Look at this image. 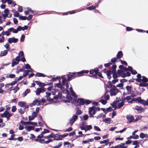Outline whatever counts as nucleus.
Listing matches in <instances>:
<instances>
[{
    "instance_id": "1",
    "label": "nucleus",
    "mask_w": 148,
    "mask_h": 148,
    "mask_svg": "<svg viewBox=\"0 0 148 148\" xmlns=\"http://www.w3.org/2000/svg\"><path fill=\"white\" fill-rule=\"evenodd\" d=\"M99 71L98 68H96L94 69H91L89 71V73L90 74L92 75H88V76L90 77H92L97 79L98 78L97 77V75H98L99 77L102 79L104 77L102 76L101 73L99 72Z\"/></svg>"
},
{
    "instance_id": "2",
    "label": "nucleus",
    "mask_w": 148,
    "mask_h": 148,
    "mask_svg": "<svg viewBox=\"0 0 148 148\" xmlns=\"http://www.w3.org/2000/svg\"><path fill=\"white\" fill-rule=\"evenodd\" d=\"M133 101H138V102L143 105L144 106H148V99L146 101H145L141 99V97H140L136 98H133L132 99Z\"/></svg>"
},
{
    "instance_id": "3",
    "label": "nucleus",
    "mask_w": 148,
    "mask_h": 148,
    "mask_svg": "<svg viewBox=\"0 0 148 148\" xmlns=\"http://www.w3.org/2000/svg\"><path fill=\"white\" fill-rule=\"evenodd\" d=\"M68 76L67 77L68 78L66 79L65 77V76H62L61 77V79H62V83L63 85L65 84V83L66 81H70L72 79L74 78V75L73 74V73H70L69 75H67Z\"/></svg>"
},
{
    "instance_id": "4",
    "label": "nucleus",
    "mask_w": 148,
    "mask_h": 148,
    "mask_svg": "<svg viewBox=\"0 0 148 148\" xmlns=\"http://www.w3.org/2000/svg\"><path fill=\"white\" fill-rule=\"evenodd\" d=\"M142 78H143L141 79V82H143L139 84V86L141 87L148 86V83H147L148 82V78L144 76H142Z\"/></svg>"
},
{
    "instance_id": "5",
    "label": "nucleus",
    "mask_w": 148,
    "mask_h": 148,
    "mask_svg": "<svg viewBox=\"0 0 148 148\" xmlns=\"http://www.w3.org/2000/svg\"><path fill=\"white\" fill-rule=\"evenodd\" d=\"M96 112V108L94 106H92L89 108L88 113L89 114V117L91 118L93 117V115L95 114Z\"/></svg>"
},
{
    "instance_id": "6",
    "label": "nucleus",
    "mask_w": 148,
    "mask_h": 148,
    "mask_svg": "<svg viewBox=\"0 0 148 148\" xmlns=\"http://www.w3.org/2000/svg\"><path fill=\"white\" fill-rule=\"evenodd\" d=\"M34 140L36 142H38L41 143L47 144L49 143L52 142V140L51 139H49L48 140L45 141L44 139L40 138H36L34 139Z\"/></svg>"
},
{
    "instance_id": "7",
    "label": "nucleus",
    "mask_w": 148,
    "mask_h": 148,
    "mask_svg": "<svg viewBox=\"0 0 148 148\" xmlns=\"http://www.w3.org/2000/svg\"><path fill=\"white\" fill-rule=\"evenodd\" d=\"M126 118L127 120V122L131 123L135 122L134 118L132 115L130 114L127 115L126 116Z\"/></svg>"
},
{
    "instance_id": "8",
    "label": "nucleus",
    "mask_w": 148,
    "mask_h": 148,
    "mask_svg": "<svg viewBox=\"0 0 148 148\" xmlns=\"http://www.w3.org/2000/svg\"><path fill=\"white\" fill-rule=\"evenodd\" d=\"M78 119V116L76 114L73 115L71 119L69 121V123L71 125V126L74 123L75 121Z\"/></svg>"
},
{
    "instance_id": "9",
    "label": "nucleus",
    "mask_w": 148,
    "mask_h": 148,
    "mask_svg": "<svg viewBox=\"0 0 148 148\" xmlns=\"http://www.w3.org/2000/svg\"><path fill=\"white\" fill-rule=\"evenodd\" d=\"M75 101L78 102L79 104L78 105H85V100L82 98H78L77 100Z\"/></svg>"
},
{
    "instance_id": "10",
    "label": "nucleus",
    "mask_w": 148,
    "mask_h": 148,
    "mask_svg": "<svg viewBox=\"0 0 148 148\" xmlns=\"http://www.w3.org/2000/svg\"><path fill=\"white\" fill-rule=\"evenodd\" d=\"M132 87L131 86H127L126 87V88L127 91V95L130 94L132 92H134V91L132 90Z\"/></svg>"
},
{
    "instance_id": "11",
    "label": "nucleus",
    "mask_w": 148,
    "mask_h": 148,
    "mask_svg": "<svg viewBox=\"0 0 148 148\" xmlns=\"http://www.w3.org/2000/svg\"><path fill=\"white\" fill-rule=\"evenodd\" d=\"M18 41V39L17 38H15L14 37L12 38H10L8 40V41L9 43H11L12 42L16 43Z\"/></svg>"
},
{
    "instance_id": "12",
    "label": "nucleus",
    "mask_w": 148,
    "mask_h": 148,
    "mask_svg": "<svg viewBox=\"0 0 148 148\" xmlns=\"http://www.w3.org/2000/svg\"><path fill=\"white\" fill-rule=\"evenodd\" d=\"M89 72L88 70H83L82 71H81L77 72H78V74L79 75V77L82 76L83 75L84 73H88Z\"/></svg>"
},
{
    "instance_id": "13",
    "label": "nucleus",
    "mask_w": 148,
    "mask_h": 148,
    "mask_svg": "<svg viewBox=\"0 0 148 148\" xmlns=\"http://www.w3.org/2000/svg\"><path fill=\"white\" fill-rule=\"evenodd\" d=\"M13 113H10L8 111H5L3 112V114L5 115V117L7 118L8 117H11L13 115Z\"/></svg>"
},
{
    "instance_id": "14",
    "label": "nucleus",
    "mask_w": 148,
    "mask_h": 148,
    "mask_svg": "<svg viewBox=\"0 0 148 148\" xmlns=\"http://www.w3.org/2000/svg\"><path fill=\"white\" fill-rule=\"evenodd\" d=\"M56 137V135L53 133H51L49 135L45 136V138H46L48 140L50 139V138H55Z\"/></svg>"
},
{
    "instance_id": "15",
    "label": "nucleus",
    "mask_w": 148,
    "mask_h": 148,
    "mask_svg": "<svg viewBox=\"0 0 148 148\" xmlns=\"http://www.w3.org/2000/svg\"><path fill=\"white\" fill-rule=\"evenodd\" d=\"M35 82L36 83V84L38 85L39 86L41 87H43L46 86V84L42 83L38 81H35Z\"/></svg>"
},
{
    "instance_id": "16",
    "label": "nucleus",
    "mask_w": 148,
    "mask_h": 148,
    "mask_svg": "<svg viewBox=\"0 0 148 148\" xmlns=\"http://www.w3.org/2000/svg\"><path fill=\"white\" fill-rule=\"evenodd\" d=\"M56 137L58 138H54L53 139H51L52 140V141L53 140H62V137L61 136V135H59L58 134H56Z\"/></svg>"
},
{
    "instance_id": "17",
    "label": "nucleus",
    "mask_w": 148,
    "mask_h": 148,
    "mask_svg": "<svg viewBox=\"0 0 148 148\" xmlns=\"http://www.w3.org/2000/svg\"><path fill=\"white\" fill-rule=\"evenodd\" d=\"M19 61L18 60H16L15 59L13 58L12 60V64L11 66L12 67H13L15 65H17L19 63Z\"/></svg>"
},
{
    "instance_id": "18",
    "label": "nucleus",
    "mask_w": 148,
    "mask_h": 148,
    "mask_svg": "<svg viewBox=\"0 0 148 148\" xmlns=\"http://www.w3.org/2000/svg\"><path fill=\"white\" fill-rule=\"evenodd\" d=\"M106 74L107 76V77L109 79H110L111 78V75L113 74V72H112L111 70H108L106 72Z\"/></svg>"
},
{
    "instance_id": "19",
    "label": "nucleus",
    "mask_w": 148,
    "mask_h": 148,
    "mask_svg": "<svg viewBox=\"0 0 148 148\" xmlns=\"http://www.w3.org/2000/svg\"><path fill=\"white\" fill-rule=\"evenodd\" d=\"M135 109L138 111H140L141 112L144 111L143 108L141 107V106H136L135 107Z\"/></svg>"
},
{
    "instance_id": "20",
    "label": "nucleus",
    "mask_w": 148,
    "mask_h": 148,
    "mask_svg": "<svg viewBox=\"0 0 148 148\" xmlns=\"http://www.w3.org/2000/svg\"><path fill=\"white\" fill-rule=\"evenodd\" d=\"M123 56L122 52L121 51H119L118 52L116 55L117 58L119 59L122 58Z\"/></svg>"
},
{
    "instance_id": "21",
    "label": "nucleus",
    "mask_w": 148,
    "mask_h": 148,
    "mask_svg": "<svg viewBox=\"0 0 148 148\" xmlns=\"http://www.w3.org/2000/svg\"><path fill=\"white\" fill-rule=\"evenodd\" d=\"M25 128L27 131L29 132L31 130H33L34 129V127L31 126H25Z\"/></svg>"
},
{
    "instance_id": "22",
    "label": "nucleus",
    "mask_w": 148,
    "mask_h": 148,
    "mask_svg": "<svg viewBox=\"0 0 148 148\" xmlns=\"http://www.w3.org/2000/svg\"><path fill=\"white\" fill-rule=\"evenodd\" d=\"M21 123L24 125H30L32 124V122L30 121L29 122H25L23 120H21L20 122Z\"/></svg>"
},
{
    "instance_id": "23",
    "label": "nucleus",
    "mask_w": 148,
    "mask_h": 148,
    "mask_svg": "<svg viewBox=\"0 0 148 148\" xmlns=\"http://www.w3.org/2000/svg\"><path fill=\"white\" fill-rule=\"evenodd\" d=\"M115 91V90L114 89H111L110 90V95L111 96L115 95L117 94Z\"/></svg>"
},
{
    "instance_id": "24",
    "label": "nucleus",
    "mask_w": 148,
    "mask_h": 148,
    "mask_svg": "<svg viewBox=\"0 0 148 148\" xmlns=\"http://www.w3.org/2000/svg\"><path fill=\"white\" fill-rule=\"evenodd\" d=\"M59 82H60V79L59 80ZM54 86L55 87H57L58 88H63V89H64V87H62V85L61 84V83H57V84H54Z\"/></svg>"
},
{
    "instance_id": "25",
    "label": "nucleus",
    "mask_w": 148,
    "mask_h": 148,
    "mask_svg": "<svg viewBox=\"0 0 148 148\" xmlns=\"http://www.w3.org/2000/svg\"><path fill=\"white\" fill-rule=\"evenodd\" d=\"M137 78L136 79V81L138 82H141V78L142 77L141 76V75L140 74H138L137 75Z\"/></svg>"
},
{
    "instance_id": "26",
    "label": "nucleus",
    "mask_w": 148,
    "mask_h": 148,
    "mask_svg": "<svg viewBox=\"0 0 148 148\" xmlns=\"http://www.w3.org/2000/svg\"><path fill=\"white\" fill-rule=\"evenodd\" d=\"M92 128V127L91 125H86L85 126V132H86L88 130H90Z\"/></svg>"
},
{
    "instance_id": "27",
    "label": "nucleus",
    "mask_w": 148,
    "mask_h": 148,
    "mask_svg": "<svg viewBox=\"0 0 148 148\" xmlns=\"http://www.w3.org/2000/svg\"><path fill=\"white\" fill-rule=\"evenodd\" d=\"M36 77H45L46 76V75H44L43 74L40 73H36L35 75Z\"/></svg>"
},
{
    "instance_id": "28",
    "label": "nucleus",
    "mask_w": 148,
    "mask_h": 148,
    "mask_svg": "<svg viewBox=\"0 0 148 148\" xmlns=\"http://www.w3.org/2000/svg\"><path fill=\"white\" fill-rule=\"evenodd\" d=\"M18 106L21 107H23L26 105V103L24 101H21L18 102Z\"/></svg>"
},
{
    "instance_id": "29",
    "label": "nucleus",
    "mask_w": 148,
    "mask_h": 148,
    "mask_svg": "<svg viewBox=\"0 0 148 148\" xmlns=\"http://www.w3.org/2000/svg\"><path fill=\"white\" fill-rule=\"evenodd\" d=\"M112 77L114 79L120 77V75H119L116 72H113Z\"/></svg>"
},
{
    "instance_id": "30",
    "label": "nucleus",
    "mask_w": 148,
    "mask_h": 148,
    "mask_svg": "<svg viewBox=\"0 0 148 148\" xmlns=\"http://www.w3.org/2000/svg\"><path fill=\"white\" fill-rule=\"evenodd\" d=\"M98 5H97V6H91L90 7L86 8V10H91L92 9H95L96 7H97Z\"/></svg>"
},
{
    "instance_id": "31",
    "label": "nucleus",
    "mask_w": 148,
    "mask_h": 148,
    "mask_svg": "<svg viewBox=\"0 0 148 148\" xmlns=\"http://www.w3.org/2000/svg\"><path fill=\"white\" fill-rule=\"evenodd\" d=\"M8 53L7 50H5L3 51H1L0 56H5Z\"/></svg>"
},
{
    "instance_id": "32",
    "label": "nucleus",
    "mask_w": 148,
    "mask_h": 148,
    "mask_svg": "<svg viewBox=\"0 0 148 148\" xmlns=\"http://www.w3.org/2000/svg\"><path fill=\"white\" fill-rule=\"evenodd\" d=\"M110 119L109 118H106L103 119V121L104 122H105L106 123H107L108 124H110Z\"/></svg>"
},
{
    "instance_id": "33",
    "label": "nucleus",
    "mask_w": 148,
    "mask_h": 148,
    "mask_svg": "<svg viewBox=\"0 0 148 148\" xmlns=\"http://www.w3.org/2000/svg\"><path fill=\"white\" fill-rule=\"evenodd\" d=\"M116 65L115 64H113L112 66V71H111L113 72H115L116 71Z\"/></svg>"
},
{
    "instance_id": "34",
    "label": "nucleus",
    "mask_w": 148,
    "mask_h": 148,
    "mask_svg": "<svg viewBox=\"0 0 148 148\" xmlns=\"http://www.w3.org/2000/svg\"><path fill=\"white\" fill-rule=\"evenodd\" d=\"M109 141V139H107L106 140H104L103 141H100V143L101 144H103L104 143H105V145H108V142Z\"/></svg>"
},
{
    "instance_id": "35",
    "label": "nucleus",
    "mask_w": 148,
    "mask_h": 148,
    "mask_svg": "<svg viewBox=\"0 0 148 148\" xmlns=\"http://www.w3.org/2000/svg\"><path fill=\"white\" fill-rule=\"evenodd\" d=\"M17 81H16V80L12 81L11 83L8 84H6V85H5V87H7V86H8L9 85H10L11 86H12L14 85L15 84H16L17 83Z\"/></svg>"
},
{
    "instance_id": "36",
    "label": "nucleus",
    "mask_w": 148,
    "mask_h": 148,
    "mask_svg": "<svg viewBox=\"0 0 148 148\" xmlns=\"http://www.w3.org/2000/svg\"><path fill=\"white\" fill-rule=\"evenodd\" d=\"M30 92V90L29 89H27L25 91V92L23 93V97H25L26 96L27 94L29 93Z\"/></svg>"
},
{
    "instance_id": "37",
    "label": "nucleus",
    "mask_w": 148,
    "mask_h": 148,
    "mask_svg": "<svg viewBox=\"0 0 148 148\" xmlns=\"http://www.w3.org/2000/svg\"><path fill=\"white\" fill-rule=\"evenodd\" d=\"M124 105V101H122L121 102L119 103L118 104V108H120L123 107V105Z\"/></svg>"
},
{
    "instance_id": "38",
    "label": "nucleus",
    "mask_w": 148,
    "mask_h": 148,
    "mask_svg": "<svg viewBox=\"0 0 148 148\" xmlns=\"http://www.w3.org/2000/svg\"><path fill=\"white\" fill-rule=\"evenodd\" d=\"M15 134H12L11 136V137L9 138L8 139L10 140H17L16 138H14V137L15 136Z\"/></svg>"
},
{
    "instance_id": "39",
    "label": "nucleus",
    "mask_w": 148,
    "mask_h": 148,
    "mask_svg": "<svg viewBox=\"0 0 148 148\" xmlns=\"http://www.w3.org/2000/svg\"><path fill=\"white\" fill-rule=\"evenodd\" d=\"M82 113L81 110L79 109V108H77V109L76 113L77 114L80 115H81Z\"/></svg>"
},
{
    "instance_id": "40",
    "label": "nucleus",
    "mask_w": 148,
    "mask_h": 148,
    "mask_svg": "<svg viewBox=\"0 0 148 148\" xmlns=\"http://www.w3.org/2000/svg\"><path fill=\"white\" fill-rule=\"evenodd\" d=\"M125 145V144L124 143H122L121 145H118L119 148H126L127 147L124 146Z\"/></svg>"
},
{
    "instance_id": "41",
    "label": "nucleus",
    "mask_w": 148,
    "mask_h": 148,
    "mask_svg": "<svg viewBox=\"0 0 148 148\" xmlns=\"http://www.w3.org/2000/svg\"><path fill=\"white\" fill-rule=\"evenodd\" d=\"M18 84H17L16 87L15 88L12 89V90H16L14 92V93H16L19 90L20 88H19L18 87Z\"/></svg>"
},
{
    "instance_id": "42",
    "label": "nucleus",
    "mask_w": 148,
    "mask_h": 148,
    "mask_svg": "<svg viewBox=\"0 0 148 148\" xmlns=\"http://www.w3.org/2000/svg\"><path fill=\"white\" fill-rule=\"evenodd\" d=\"M80 128L82 130H85V126L84 124L83 123L81 124Z\"/></svg>"
},
{
    "instance_id": "43",
    "label": "nucleus",
    "mask_w": 148,
    "mask_h": 148,
    "mask_svg": "<svg viewBox=\"0 0 148 148\" xmlns=\"http://www.w3.org/2000/svg\"><path fill=\"white\" fill-rule=\"evenodd\" d=\"M10 45L8 43H7L4 45V47L7 49L8 51H9L10 49V47H9Z\"/></svg>"
},
{
    "instance_id": "44",
    "label": "nucleus",
    "mask_w": 148,
    "mask_h": 148,
    "mask_svg": "<svg viewBox=\"0 0 148 148\" xmlns=\"http://www.w3.org/2000/svg\"><path fill=\"white\" fill-rule=\"evenodd\" d=\"M44 134L42 132H41V133L37 137V138H45V136H44Z\"/></svg>"
},
{
    "instance_id": "45",
    "label": "nucleus",
    "mask_w": 148,
    "mask_h": 148,
    "mask_svg": "<svg viewBox=\"0 0 148 148\" xmlns=\"http://www.w3.org/2000/svg\"><path fill=\"white\" fill-rule=\"evenodd\" d=\"M41 92V90L40 88H38L36 90V93L37 95H40Z\"/></svg>"
},
{
    "instance_id": "46",
    "label": "nucleus",
    "mask_w": 148,
    "mask_h": 148,
    "mask_svg": "<svg viewBox=\"0 0 148 148\" xmlns=\"http://www.w3.org/2000/svg\"><path fill=\"white\" fill-rule=\"evenodd\" d=\"M135 117H136V119L134 120L135 122L137 121L138 120H140L141 118V116H140L138 115L135 116Z\"/></svg>"
},
{
    "instance_id": "47",
    "label": "nucleus",
    "mask_w": 148,
    "mask_h": 148,
    "mask_svg": "<svg viewBox=\"0 0 148 148\" xmlns=\"http://www.w3.org/2000/svg\"><path fill=\"white\" fill-rule=\"evenodd\" d=\"M119 101L118 100V101L116 102L114 101L112 104H111V105L112 106L113 108H114L116 107L117 103L119 102Z\"/></svg>"
},
{
    "instance_id": "48",
    "label": "nucleus",
    "mask_w": 148,
    "mask_h": 148,
    "mask_svg": "<svg viewBox=\"0 0 148 148\" xmlns=\"http://www.w3.org/2000/svg\"><path fill=\"white\" fill-rule=\"evenodd\" d=\"M100 102H101V103L103 105H105L107 102V101L106 100L101 99L100 100Z\"/></svg>"
},
{
    "instance_id": "49",
    "label": "nucleus",
    "mask_w": 148,
    "mask_h": 148,
    "mask_svg": "<svg viewBox=\"0 0 148 148\" xmlns=\"http://www.w3.org/2000/svg\"><path fill=\"white\" fill-rule=\"evenodd\" d=\"M117 59L116 58H112L111 60V62L112 64H114L115 63V62L116 61Z\"/></svg>"
},
{
    "instance_id": "50",
    "label": "nucleus",
    "mask_w": 148,
    "mask_h": 148,
    "mask_svg": "<svg viewBox=\"0 0 148 148\" xmlns=\"http://www.w3.org/2000/svg\"><path fill=\"white\" fill-rule=\"evenodd\" d=\"M16 110V108L15 106H13L11 109V111L12 112H15Z\"/></svg>"
},
{
    "instance_id": "51",
    "label": "nucleus",
    "mask_w": 148,
    "mask_h": 148,
    "mask_svg": "<svg viewBox=\"0 0 148 148\" xmlns=\"http://www.w3.org/2000/svg\"><path fill=\"white\" fill-rule=\"evenodd\" d=\"M131 96H127L125 98L123 99V101H125V100H126L127 101H129L131 99Z\"/></svg>"
},
{
    "instance_id": "52",
    "label": "nucleus",
    "mask_w": 148,
    "mask_h": 148,
    "mask_svg": "<svg viewBox=\"0 0 148 148\" xmlns=\"http://www.w3.org/2000/svg\"><path fill=\"white\" fill-rule=\"evenodd\" d=\"M112 64V63L111 62H109L105 64L104 66L106 67H109Z\"/></svg>"
},
{
    "instance_id": "53",
    "label": "nucleus",
    "mask_w": 148,
    "mask_h": 148,
    "mask_svg": "<svg viewBox=\"0 0 148 148\" xmlns=\"http://www.w3.org/2000/svg\"><path fill=\"white\" fill-rule=\"evenodd\" d=\"M25 37V36L23 34L22 35L20 40L21 42H23L24 41Z\"/></svg>"
},
{
    "instance_id": "54",
    "label": "nucleus",
    "mask_w": 148,
    "mask_h": 148,
    "mask_svg": "<svg viewBox=\"0 0 148 148\" xmlns=\"http://www.w3.org/2000/svg\"><path fill=\"white\" fill-rule=\"evenodd\" d=\"M19 19L20 20H25L27 19V17L26 16H20L19 17Z\"/></svg>"
},
{
    "instance_id": "55",
    "label": "nucleus",
    "mask_w": 148,
    "mask_h": 148,
    "mask_svg": "<svg viewBox=\"0 0 148 148\" xmlns=\"http://www.w3.org/2000/svg\"><path fill=\"white\" fill-rule=\"evenodd\" d=\"M60 78V77H56L52 78V79L50 80V81L51 82V81L54 82V81H56V80Z\"/></svg>"
},
{
    "instance_id": "56",
    "label": "nucleus",
    "mask_w": 148,
    "mask_h": 148,
    "mask_svg": "<svg viewBox=\"0 0 148 148\" xmlns=\"http://www.w3.org/2000/svg\"><path fill=\"white\" fill-rule=\"evenodd\" d=\"M24 56L23 52V51H20L18 53V56L20 57H23Z\"/></svg>"
},
{
    "instance_id": "57",
    "label": "nucleus",
    "mask_w": 148,
    "mask_h": 148,
    "mask_svg": "<svg viewBox=\"0 0 148 148\" xmlns=\"http://www.w3.org/2000/svg\"><path fill=\"white\" fill-rule=\"evenodd\" d=\"M91 101H90L88 100H85V105H87L89 104L90 103H91Z\"/></svg>"
},
{
    "instance_id": "58",
    "label": "nucleus",
    "mask_w": 148,
    "mask_h": 148,
    "mask_svg": "<svg viewBox=\"0 0 148 148\" xmlns=\"http://www.w3.org/2000/svg\"><path fill=\"white\" fill-rule=\"evenodd\" d=\"M42 133H43V134H45L46 133L49 132H50V131L47 129H44V131H42Z\"/></svg>"
},
{
    "instance_id": "59",
    "label": "nucleus",
    "mask_w": 148,
    "mask_h": 148,
    "mask_svg": "<svg viewBox=\"0 0 148 148\" xmlns=\"http://www.w3.org/2000/svg\"><path fill=\"white\" fill-rule=\"evenodd\" d=\"M19 15V13L18 11H16L15 12L14 16L15 17H18Z\"/></svg>"
},
{
    "instance_id": "60",
    "label": "nucleus",
    "mask_w": 148,
    "mask_h": 148,
    "mask_svg": "<svg viewBox=\"0 0 148 148\" xmlns=\"http://www.w3.org/2000/svg\"><path fill=\"white\" fill-rule=\"evenodd\" d=\"M120 76L123 78L126 77L127 76L126 74L125 73L123 72L121 73V75H120Z\"/></svg>"
},
{
    "instance_id": "61",
    "label": "nucleus",
    "mask_w": 148,
    "mask_h": 148,
    "mask_svg": "<svg viewBox=\"0 0 148 148\" xmlns=\"http://www.w3.org/2000/svg\"><path fill=\"white\" fill-rule=\"evenodd\" d=\"M108 86L107 85V86L108 88H111L112 87V84L110 81H108Z\"/></svg>"
},
{
    "instance_id": "62",
    "label": "nucleus",
    "mask_w": 148,
    "mask_h": 148,
    "mask_svg": "<svg viewBox=\"0 0 148 148\" xmlns=\"http://www.w3.org/2000/svg\"><path fill=\"white\" fill-rule=\"evenodd\" d=\"M88 115L86 114L83 116V119L84 120H86L88 119Z\"/></svg>"
},
{
    "instance_id": "63",
    "label": "nucleus",
    "mask_w": 148,
    "mask_h": 148,
    "mask_svg": "<svg viewBox=\"0 0 148 148\" xmlns=\"http://www.w3.org/2000/svg\"><path fill=\"white\" fill-rule=\"evenodd\" d=\"M123 72V71H122V70H118L117 71V72L116 73H117L119 75H121V74L122 73V72Z\"/></svg>"
},
{
    "instance_id": "64",
    "label": "nucleus",
    "mask_w": 148,
    "mask_h": 148,
    "mask_svg": "<svg viewBox=\"0 0 148 148\" xmlns=\"http://www.w3.org/2000/svg\"><path fill=\"white\" fill-rule=\"evenodd\" d=\"M140 137L141 138H143L145 137V134L143 133H141L140 134Z\"/></svg>"
}]
</instances>
